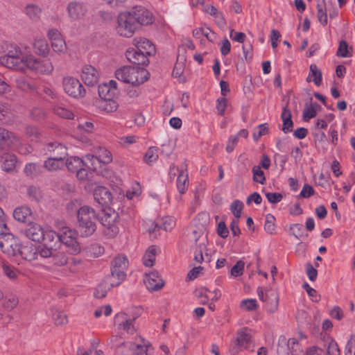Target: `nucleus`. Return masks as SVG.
Instances as JSON below:
<instances>
[{
    "label": "nucleus",
    "instance_id": "nucleus-1",
    "mask_svg": "<svg viewBox=\"0 0 355 355\" xmlns=\"http://www.w3.org/2000/svg\"><path fill=\"white\" fill-rule=\"evenodd\" d=\"M28 47L24 45L10 44L6 46V53L0 57V64L8 69L25 71L26 58H28Z\"/></svg>",
    "mask_w": 355,
    "mask_h": 355
},
{
    "label": "nucleus",
    "instance_id": "nucleus-2",
    "mask_svg": "<svg viewBox=\"0 0 355 355\" xmlns=\"http://www.w3.org/2000/svg\"><path fill=\"white\" fill-rule=\"evenodd\" d=\"M0 236V248L1 251L9 257L18 256L21 245L17 237L8 232V228L6 223V216L1 207Z\"/></svg>",
    "mask_w": 355,
    "mask_h": 355
},
{
    "label": "nucleus",
    "instance_id": "nucleus-3",
    "mask_svg": "<svg viewBox=\"0 0 355 355\" xmlns=\"http://www.w3.org/2000/svg\"><path fill=\"white\" fill-rule=\"evenodd\" d=\"M115 77L123 83L139 86L148 79L149 73L143 67L124 66L115 71Z\"/></svg>",
    "mask_w": 355,
    "mask_h": 355
},
{
    "label": "nucleus",
    "instance_id": "nucleus-4",
    "mask_svg": "<svg viewBox=\"0 0 355 355\" xmlns=\"http://www.w3.org/2000/svg\"><path fill=\"white\" fill-rule=\"evenodd\" d=\"M79 232L83 236H89L96 230L97 215L94 209L83 206L78 211Z\"/></svg>",
    "mask_w": 355,
    "mask_h": 355
},
{
    "label": "nucleus",
    "instance_id": "nucleus-5",
    "mask_svg": "<svg viewBox=\"0 0 355 355\" xmlns=\"http://www.w3.org/2000/svg\"><path fill=\"white\" fill-rule=\"evenodd\" d=\"M46 149L50 153L59 151V155H53L44 163V167L49 171H54L64 166V159L67 155V148L60 143L51 142L46 145Z\"/></svg>",
    "mask_w": 355,
    "mask_h": 355
},
{
    "label": "nucleus",
    "instance_id": "nucleus-6",
    "mask_svg": "<svg viewBox=\"0 0 355 355\" xmlns=\"http://www.w3.org/2000/svg\"><path fill=\"white\" fill-rule=\"evenodd\" d=\"M128 261L125 256L116 257L112 261L111 275L108 277L111 286H119L126 277Z\"/></svg>",
    "mask_w": 355,
    "mask_h": 355
},
{
    "label": "nucleus",
    "instance_id": "nucleus-7",
    "mask_svg": "<svg viewBox=\"0 0 355 355\" xmlns=\"http://www.w3.org/2000/svg\"><path fill=\"white\" fill-rule=\"evenodd\" d=\"M117 21L118 26L116 30L118 33L121 36L130 37L138 28L137 21L131 10L120 13L118 16Z\"/></svg>",
    "mask_w": 355,
    "mask_h": 355
},
{
    "label": "nucleus",
    "instance_id": "nucleus-8",
    "mask_svg": "<svg viewBox=\"0 0 355 355\" xmlns=\"http://www.w3.org/2000/svg\"><path fill=\"white\" fill-rule=\"evenodd\" d=\"M24 61L25 62V70L28 69L46 75L51 74L53 71V66L49 60L38 59L30 52L28 58H26Z\"/></svg>",
    "mask_w": 355,
    "mask_h": 355
},
{
    "label": "nucleus",
    "instance_id": "nucleus-9",
    "mask_svg": "<svg viewBox=\"0 0 355 355\" xmlns=\"http://www.w3.org/2000/svg\"><path fill=\"white\" fill-rule=\"evenodd\" d=\"M252 343L250 330L243 328L237 331L235 339L230 347L232 355H236L242 349H248Z\"/></svg>",
    "mask_w": 355,
    "mask_h": 355
},
{
    "label": "nucleus",
    "instance_id": "nucleus-10",
    "mask_svg": "<svg viewBox=\"0 0 355 355\" xmlns=\"http://www.w3.org/2000/svg\"><path fill=\"white\" fill-rule=\"evenodd\" d=\"M139 313L129 315L125 312H121L115 315V321L119 329L125 331L128 334H134L137 329L135 327V320L139 318Z\"/></svg>",
    "mask_w": 355,
    "mask_h": 355
},
{
    "label": "nucleus",
    "instance_id": "nucleus-11",
    "mask_svg": "<svg viewBox=\"0 0 355 355\" xmlns=\"http://www.w3.org/2000/svg\"><path fill=\"white\" fill-rule=\"evenodd\" d=\"M62 87L64 92L73 98H82L85 96L86 93L80 81L72 76L63 78Z\"/></svg>",
    "mask_w": 355,
    "mask_h": 355
},
{
    "label": "nucleus",
    "instance_id": "nucleus-12",
    "mask_svg": "<svg viewBox=\"0 0 355 355\" xmlns=\"http://www.w3.org/2000/svg\"><path fill=\"white\" fill-rule=\"evenodd\" d=\"M257 294L260 300L266 302V309L270 313L275 312L279 306V295L276 291L258 287Z\"/></svg>",
    "mask_w": 355,
    "mask_h": 355
},
{
    "label": "nucleus",
    "instance_id": "nucleus-13",
    "mask_svg": "<svg viewBox=\"0 0 355 355\" xmlns=\"http://www.w3.org/2000/svg\"><path fill=\"white\" fill-rule=\"evenodd\" d=\"M60 237V243L68 247L71 254H78L80 252V248L76 240V234L74 231L65 227L62 229Z\"/></svg>",
    "mask_w": 355,
    "mask_h": 355
},
{
    "label": "nucleus",
    "instance_id": "nucleus-14",
    "mask_svg": "<svg viewBox=\"0 0 355 355\" xmlns=\"http://www.w3.org/2000/svg\"><path fill=\"white\" fill-rule=\"evenodd\" d=\"M80 77L86 85L92 87L98 84L100 73L94 66L85 64L82 68Z\"/></svg>",
    "mask_w": 355,
    "mask_h": 355
},
{
    "label": "nucleus",
    "instance_id": "nucleus-15",
    "mask_svg": "<svg viewBox=\"0 0 355 355\" xmlns=\"http://www.w3.org/2000/svg\"><path fill=\"white\" fill-rule=\"evenodd\" d=\"M131 11L135 17L137 24L139 25H149L154 21V17L151 12L141 6H134Z\"/></svg>",
    "mask_w": 355,
    "mask_h": 355
},
{
    "label": "nucleus",
    "instance_id": "nucleus-16",
    "mask_svg": "<svg viewBox=\"0 0 355 355\" xmlns=\"http://www.w3.org/2000/svg\"><path fill=\"white\" fill-rule=\"evenodd\" d=\"M144 283L147 289L150 291H159L164 286V282L159 277L157 271L146 273Z\"/></svg>",
    "mask_w": 355,
    "mask_h": 355
},
{
    "label": "nucleus",
    "instance_id": "nucleus-17",
    "mask_svg": "<svg viewBox=\"0 0 355 355\" xmlns=\"http://www.w3.org/2000/svg\"><path fill=\"white\" fill-rule=\"evenodd\" d=\"M125 56L129 62L137 65H146L149 62V55L139 51L136 47L128 49L125 52Z\"/></svg>",
    "mask_w": 355,
    "mask_h": 355
},
{
    "label": "nucleus",
    "instance_id": "nucleus-18",
    "mask_svg": "<svg viewBox=\"0 0 355 355\" xmlns=\"http://www.w3.org/2000/svg\"><path fill=\"white\" fill-rule=\"evenodd\" d=\"M44 230L42 227L35 223H29L24 230V235L33 241L40 243L42 241Z\"/></svg>",
    "mask_w": 355,
    "mask_h": 355
},
{
    "label": "nucleus",
    "instance_id": "nucleus-19",
    "mask_svg": "<svg viewBox=\"0 0 355 355\" xmlns=\"http://www.w3.org/2000/svg\"><path fill=\"white\" fill-rule=\"evenodd\" d=\"M67 11L71 19L78 20L85 15L87 9L83 3L79 1H72L68 4Z\"/></svg>",
    "mask_w": 355,
    "mask_h": 355
},
{
    "label": "nucleus",
    "instance_id": "nucleus-20",
    "mask_svg": "<svg viewBox=\"0 0 355 355\" xmlns=\"http://www.w3.org/2000/svg\"><path fill=\"white\" fill-rule=\"evenodd\" d=\"M95 155H87L86 158L92 162L94 160L103 164H109L112 161V155L110 151L103 147H97L94 150Z\"/></svg>",
    "mask_w": 355,
    "mask_h": 355
},
{
    "label": "nucleus",
    "instance_id": "nucleus-21",
    "mask_svg": "<svg viewBox=\"0 0 355 355\" xmlns=\"http://www.w3.org/2000/svg\"><path fill=\"white\" fill-rule=\"evenodd\" d=\"M94 198L100 205L107 206L112 202V196L107 188L99 187L94 191Z\"/></svg>",
    "mask_w": 355,
    "mask_h": 355
},
{
    "label": "nucleus",
    "instance_id": "nucleus-22",
    "mask_svg": "<svg viewBox=\"0 0 355 355\" xmlns=\"http://www.w3.org/2000/svg\"><path fill=\"white\" fill-rule=\"evenodd\" d=\"M133 41L135 47L137 48L139 51L144 52L149 56L155 53V47L154 44L148 39L135 37Z\"/></svg>",
    "mask_w": 355,
    "mask_h": 355
},
{
    "label": "nucleus",
    "instance_id": "nucleus-23",
    "mask_svg": "<svg viewBox=\"0 0 355 355\" xmlns=\"http://www.w3.org/2000/svg\"><path fill=\"white\" fill-rule=\"evenodd\" d=\"M0 144L17 146L20 144V139L15 133L0 127Z\"/></svg>",
    "mask_w": 355,
    "mask_h": 355
},
{
    "label": "nucleus",
    "instance_id": "nucleus-24",
    "mask_svg": "<svg viewBox=\"0 0 355 355\" xmlns=\"http://www.w3.org/2000/svg\"><path fill=\"white\" fill-rule=\"evenodd\" d=\"M43 237L42 241H44V245L50 246V248L57 249L60 244V234H56L53 230H44L43 233Z\"/></svg>",
    "mask_w": 355,
    "mask_h": 355
},
{
    "label": "nucleus",
    "instance_id": "nucleus-25",
    "mask_svg": "<svg viewBox=\"0 0 355 355\" xmlns=\"http://www.w3.org/2000/svg\"><path fill=\"white\" fill-rule=\"evenodd\" d=\"M96 106L100 110L110 113L117 110L118 104L112 98H100L96 101Z\"/></svg>",
    "mask_w": 355,
    "mask_h": 355
},
{
    "label": "nucleus",
    "instance_id": "nucleus-26",
    "mask_svg": "<svg viewBox=\"0 0 355 355\" xmlns=\"http://www.w3.org/2000/svg\"><path fill=\"white\" fill-rule=\"evenodd\" d=\"M183 165L184 166H182L181 171L178 174L177 178V188L180 193L181 194L184 193L186 191L189 185V178L187 171V164L184 163Z\"/></svg>",
    "mask_w": 355,
    "mask_h": 355
},
{
    "label": "nucleus",
    "instance_id": "nucleus-27",
    "mask_svg": "<svg viewBox=\"0 0 355 355\" xmlns=\"http://www.w3.org/2000/svg\"><path fill=\"white\" fill-rule=\"evenodd\" d=\"M139 338L141 340L140 343H129L128 348L135 355H141L143 353H146L147 355V352L151 347V345L143 338L139 337Z\"/></svg>",
    "mask_w": 355,
    "mask_h": 355
},
{
    "label": "nucleus",
    "instance_id": "nucleus-28",
    "mask_svg": "<svg viewBox=\"0 0 355 355\" xmlns=\"http://www.w3.org/2000/svg\"><path fill=\"white\" fill-rule=\"evenodd\" d=\"M18 256L28 261L37 259V248L31 243L21 245Z\"/></svg>",
    "mask_w": 355,
    "mask_h": 355
},
{
    "label": "nucleus",
    "instance_id": "nucleus-29",
    "mask_svg": "<svg viewBox=\"0 0 355 355\" xmlns=\"http://www.w3.org/2000/svg\"><path fill=\"white\" fill-rule=\"evenodd\" d=\"M291 112L287 106L283 108L281 118L283 121L282 130L285 133H288L293 131V122L291 119Z\"/></svg>",
    "mask_w": 355,
    "mask_h": 355
},
{
    "label": "nucleus",
    "instance_id": "nucleus-30",
    "mask_svg": "<svg viewBox=\"0 0 355 355\" xmlns=\"http://www.w3.org/2000/svg\"><path fill=\"white\" fill-rule=\"evenodd\" d=\"M119 214L114 210L107 209L104 210L103 215L101 216V220L103 226H110L117 223Z\"/></svg>",
    "mask_w": 355,
    "mask_h": 355
},
{
    "label": "nucleus",
    "instance_id": "nucleus-31",
    "mask_svg": "<svg viewBox=\"0 0 355 355\" xmlns=\"http://www.w3.org/2000/svg\"><path fill=\"white\" fill-rule=\"evenodd\" d=\"M1 168L4 171H12L17 162V157L15 155L10 153H4L1 158Z\"/></svg>",
    "mask_w": 355,
    "mask_h": 355
},
{
    "label": "nucleus",
    "instance_id": "nucleus-32",
    "mask_svg": "<svg viewBox=\"0 0 355 355\" xmlns=\"http://www.w3.org/2000/svg\"><path fill=\"white\" fill-rule=\"evenodd\" d=\"M33 49L37 54L44 57H46L50 51L47 42L44 39H35Z\"/></svg>",
    "mask_w": 355,
    "mask_h": 355
},
{
    "label": "nucleus",
    "instance_id": "nucleus-33",
    "mask_svg": "<svg viewBox=\"0 0 355 355\" xmlns=\"http://www.w3.org/2000/svg\"><path fill=\"white\" fill-rule=\"evenodd\" d=\"M31 215V210L28 207H20L16 208L13 211V217L15 220L25 223Z\"/></svg>",
    "mask_w": 355,
    "mask_h": 355
},
{
    "label": "nucleus",
    "instance_id": "nucleus-34",
    "mask_svg": "<svg viewBox=\"0 0 355 355\" xmlns=\"http://www.w3.org/2000/svg\"><path fill=\"white\" fill-rule=\"evenodd\" d=\"M157 249L156 246L151 245L146 251L143 257V263L147 267L153 266L157 255Z\"/></svg>",
    "mask_w": 355,
    "mask_h": 355
},
{
    "label": "nucleus",
    "instance_id": "nucleus-35",
    "mask_svg": "<svg viewBox=\"0 0 355 355\" xmlns=\"http://www.w3.org/2000/svg\"><path fill=\"white\" fill-rule=\"evenodd\" d=\"M310 72L306 78L308 82H310L311 77H313L312 81L317 85L320 86L322 83V71L318 68L316 64H311L309 67Z\"/></svg>",
    "mask_w": 355,
    "mask_h": 355
},
{
    "label": "nucleus",
    "instance_id": "nucleus-36",
    "mask_svg": "<svg viewBox=\"0 0 355 355\" xmlns=\"http://www.w3.org/2000/svg\"><path fill=\"white\" fill-rule=\"evenodd\" d=\"M25 13L31 19L37 21L42 14V8L35 4H28L25 8Z\"/></svg>",
    "mask_w": 355,
    "mask_h": 355
},
{
    "label": "nucleus",
    "instance_id": "nucleus-37",
    "mask_svg": "<svg viewBox=\"0 0 355 355\" xmlns=\"http://www.w3.org/2000/svg\"><path fill=\"white\" fill-rule=\"evenodd\" d=\"M64 166L71 172H75L84 166V162L78 157H71L64 162Z\"/></svg>",
    "mask_w": 355,
    "mask_h": 355
},
{
    "label": "nucleus",
    "instance_id": "nucleus-38",
    "mask_svg": "<svg viewBox=\"0 0 355 355\" xmlns=\"http://www.w3.org/2000/svg\"><path fill=\"white\" fill-rule=\"evenodd\" d=\"M158 151V148L155 146L150 147L144 155V161L148 164H152L159 157Z\"/></svg>",
    "mask_w": 355,
    "mask_h": 355
},
{
    "label": "nucleus",
    "instance_id": "nucleus-39",
    "mask_svg": "<svg viewBox=\"0 0 355 355\" xmlns=\"http://www.w3.org/2000/svg\"><path fill=\"white\" fill-rule=\"evenodd\" d=\"M320 107L317 103L306 104L303 112V119L307 121L316 116V107Z\"/></svg>",
    "mask_w": 355,
    "mask_h": 355
},
{
    "label": "nucleus",
    "instance_id": "nucleus-40",
    "mask_svg": "<svg viewBox=\"0 0 355 355\" xmlns=\"http://www.w3.org/2000/svg\"><path fill=\"white\" fill-rule=\"evenodd\" d=\"M15 83L17 87L20 90L27 92L34 89V87L29 83L28 79L23 76L17 77L15 79Z\"/></svg>",
    "mask_w": 355,
    "mask_h": 355
},
{
    "label": "nucleus",
    "instance_id": "nucleus-41",
    "mask_svg": "<svg viewBox=\"0 0 355 355\" xmlns=\"http://www.w3.org/2000/svg\"><path fill=\"white\" fill-rule=\"evenodd\" d=\"M53 110L55 114L61 118L67 119H71L73 118V112L61 105H55L53 108Z\"/></svg>",
    "mask_w": 355,
    "mask_h": 355
},
{
    "label": "nucleus",
    "instance_id": "nucleus-42",
    "mask_svg": "<svg viewBox=\"0 0 355 355\" xmlns=\"http://www.w3.org/2000/svg\"><path fill=\"white\" fill-rule=\"evenodd\" d=\"M324 342L327 345V354L329 355L340 354V351L337 343L331 337H327L324 340Z\"/></svg>",
    "mask_w": 355,
    "mask_h": 355
},
{
    "label": "nucleus",
    "instance_id": "nucleus-43",
    "mask_svg": "<svg viewBox=\"0 0 355 355\" xmlns=\"http://www.w3.org/2000/svg\"><path fill=\"white\" fill-rule=\"evenodd\" d=\"M336 55L340 58H347L352 55V52L349 50V46L346 41L342 40L340 42Z\"/></svg>",
    "mask_w": 355,
    "mask_h": 355
},
{
    "label": "nucleus",
    "instance_id": "nucleus-44",
    "mask_svg": "<svg viewBox=\"0 0 355 355\" xmlns=\"http://www.w3.org/2000/svg\"><path fill=\"white\" fill-rule=\"evenodd\" d=\"M290 230L291 231V234L299 240L304 239L308 236L307 234L304 235L303 234V227H302V225H301V224H299V223L293 224L290 227Z\"/></svg>",
    "mask_w": 355,
    "mask_h": 355
},
{
    "label": "nucleus",
    "instance_id": "nucleus-45",
    "mask_svg": "<svg viewBox=\"0 0 355 355\" xmlns=\"http://www.w3.org/2000/svg\"><path fill=\"white\" fill-rule=\"evenodd\" d=\"M52 318L55 324L57 325H63L67 324L68 322L66 314L64 312L58 310H55L52 313Z\"/></svg>",
    "mask_w": 355,
    "mask_h": 355
},
{
    "label": "nucleus",
    "instance_id": "nucleus-46",
    "mask_svg": "<svg viewBox=\"0 0 355 355\" xmlns=\"http://www.w3.org/2000/svg\"><path fill=\"white\" fill-rule=\"evenodd\" d=\"M275 218L271 214H267L266 216V222L264 225L265 231L270 234H272L275 231Z\"/></svg>",
    "mask_w": 355,
    "mask_h": 355
},
{
    "label": "nucleus",
    "instance_id": "nucleus-47",
    "mask_svg": "<svg viewBox=\"0 0 355 355\" xmlns=\"http://www.w3.org/2000/svg\"><path fill=\"white\" fill-rule=\"evenodd\" d=\"M322 3H323V5L320 4V3H318L317 5V9H318L317 16H318L319 21L323 26H325L327 24V15L326 13L325 9H324V8L325 7L324 0L322 1Z\"/></svg>",
    "mask_w": 355,
    "mask_h": 355
},
{
    "label": "nucleus",
    "instance_id": "nucleus-48",
    "mask_svg": "<svg viewBox=\"0 0 355 355\" xmlns=\"http://www.w3.org/2000/svg\"><path fill=\"white\" fill-rule=\"evenodd\" d=\"M18 299L14 295H9L6 297L3 306L8 311L12 310L18 304Z\"/></svg>",
    "mask_w": 355,
    "mask_h": 355
},
{
    "label": "nucleus",
    "instance_id": "nucleus-49",
    "mask_svg": "<svg viewBox=\"0 0 355 355\" xmlns=\"http://www.w3.org/2000/svg\"><path fill=\"white\" fill-rule=\"evenodd\" d=\"M253 180L260 184H264L266 178L260 166H254L252 168Z\"/></svg>",
    "mask_w": 355,
    "mask_h": 355
},
{
    "label": "nucleus",
    "instance_id": "nucleus-50",
    "mask_svg": "<svg viewBox=\"0 0 355 355\" xmlns=\"http://www.w3.org/2000/svg\"><path fill=\"white\" fill-rule=\"evenodd\" d=\"M55 248H50V246L43 245L37 248V259L38 257L42 258H49L53 256V250H55Z\"/></svg>",
    "mask_w": 355,
    "mask_h": 355
},
{
    "label": "nucleus",
    "instance_id": "nucleus-51",
    "mask_svg": "<svg viewBox=\"0 0 355 355\" xmlns=\"http://www.w3.org/2000/svg\"><path fill=\"white\" fill-rule=\"evenodd\" d=\"M51 43V47L53 50L60 54V53H64L67 49V46L65 41L63 38H61L60 40H55Z\"/></svg>",
    "mask_w": 355,
    "mask_h": 355
},
{
    "label": "nucleus",
    "instance_id": "nucleus-52",
    "mask_svg": "<svg viewBox=\"0 0 355 355\" xmlns=\"http://www.w3.org/2000/svg\"><path fill=\"white\" fill-rule=\"evenodd\" d=\"M209 291L205 287H201L194 291V295L198 299L200 300V304H206L208 303L209 297L207 294V292Z\"/></svg>",
    "mask_w": 355,
    "mask_h": 355
},
{
    "label": "nucleus",
    "instance_id": "nucleus-53",
    "mask_svg": "<svg viewBox=\"0 0 355 355\" xmlns=\"http://www.w3.org/2000/svg\"><path fill=\"white\" fill-rule=\"evenodd\" d=\"M53 263L58 266H62L67 263L68 258L67 255L61 252H57L52 256Z\"/></svg>",
    "mask_w": 355,
    "mask_h": 355
},
{
    "label": "nucleus",
    "instance_id": "nucleus-54",
    "mask_svg": "<svg viewBox=\"0 0 355 355\" xmlns=\"http://www.w3.org/2000/svg\"><path fill=\"white\" fill-rule=\"evenodd\" d=\"M98 94L100 98H113L114 92L112 91L108 85L104 84L98 87Z\"/></svg>",
    "mask_w": 355,
    "mask_h": 355
},
{
    "label": "nucleus",
    "instance_id": "nucleus-55",
    "mask_svg": "<svg viewBox=\"0 0 355 355\" xmlns=\"http://www.w3.org/2000/svg\"><path fill=\"white\" fill-rule=\"evenodd\" d=\"M243 204L241 201L236 200L230 205V210L236 218H240Z\"/></svg>",
    "mask_w": 355,
    "mask_h": 355
},
{
    "label": "nucleus",
    "instance_id": "nucleus-56",
    "mask_svg": "<svg viewBox=\"0 0 355 355\" xmlns=\"http://www.w3.org/2000/svg\"><path fill=\"white\" fill-rule=\"evenodd\" d=\"M39 132L36 127L28 125L25 129V135L31 141H37L39 137Z\"/></svg>",
    "mask_w": 355,
    "mask_h": 355
},
{
    "label": "nucleus",
    "instance_id": "nucleus-57",
    "mask_svg": "<svg viewBox=\"0 0 355 355\" xmlns=\"http://www.w3.org/2000/svg\"><path fill=\"white\" fill-rule=\"evenodd\" d=\"M245 263L242 260L238 261L232 268L230 273L232 276L236 277L241 276L243 273Z\"/></svg>",
    "mask_w": 355,
    "mask_h": 355
},
{
    "label": "nucleus",
    "instance_id": "nucleus-58",
    "mask_svg": "<svg viewBox=\"0 0 355 355\" xmlns=\"http://www.w3.org/2000/svg\"><path fill=\"white\" fill-rule=\"evenodd\" d=\"M190 239L195 242V244L199 247L200 243H205V239L203 237L202 232L201 230L194 229L193 230Z\"/></svg>",
    "mask_w": 355,
    "mask_h": 355
},
{
    "label": "nucleus",
    "instance_id": "nucleus-59",
    "mask_svg": "<svg viewBox=\"0 0 355 355\" xmlns=\"http://www.w3.org/2000/svg\"><path fill=\"white\" fill-rule=\"evenodd\" d=\"M306 275L311 282H315L318 276V270L312 266L311 263H307L305 266Z\"/></svg>",
    "mask_w": 355,
    "mask_h": 355
},
{
    "label": "nucleus",
    "instance_id": "nucleus-60",
    "mask_svg": "<svg viewBox=\"0 0 355 355\" xmlns=\"http://www.w3.org/2000/svg\"><path fill=\"white\" fill-rule=\"evenodd\" d=\"M241 306L248 311L254 310L257 306V301L253 299L244 300L241 302Z\"/></svg>",
    "mask_w": 355,
    "mask_h": 355
},
{
    "label": "nucleus",
    "instance_id": "nucleus-61",
    "mask_svg": "<svg viewBox=\"0 0 355 355\" xmlns=\"http://www.w3.org/2000/svg\"><path fill=\"white\" fill-rule=\"evenodd\" d=\"M24 173L28 176H35L38 172V166L34 163H29L25 166Z\"/></svg>",
    "mask_w": 355,
    "mask_h": 355
},
{
    "label": "nucleus",
    "instance_id": "nucleus-62",
    "mask_svg": "<svg viewBox=\"0 0 355 355\" xmlns=\"http://www.w3.org/2000/svg\"><path fill=\"white\" fill-rule=\"evenodd\" d=\"M266 198L268 199V200L269 201V202L272 203V204H275V203L280 202L283 198L282 194L280 193H277V192L266 193Z\"/></svg>",
    "mask_w": 355,
    "mask_h": 355
},
{
    "label": "nucleus",
    "instance_id": "nucleus-63",
    "mask_svg": "<svg viewBox=\"0 0 355 355\" xmlns=\"http://www.w3.org/2000/svg\"><path fill=\"white\" fill-rule=\"evenodd\" d=\"M10 113L9 105L0 101V121L4 120Z\"/></svg>",
    "mask_w": 355,
    "mask_h": 355
},
{
    "label": "nucleus",
    "instance_id": "nucleus-64",
    "mask_svg": "<svg viewBox=\"0 0 355 355\" xmlns=\"http://www.w3.org/2000/svg\"><path fill=\"white\" fill-rule=\"evenodd\" d=\"M112 313V308L110 305H105L100 307L94 311L96 318H99L103 313L105 316H108Z\"/></svg>",
    "mask_w": 355,
    "mask_h": 355
}]
</instances>
